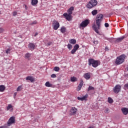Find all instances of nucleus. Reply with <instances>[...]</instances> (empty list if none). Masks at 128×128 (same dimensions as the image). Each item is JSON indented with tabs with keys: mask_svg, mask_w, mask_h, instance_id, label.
Returning <instances> with one entry per match:
<instances>
[{
	"mask_svg": "<svg viewBox=\"0 0 128 128\" xmlns=\"http://www.w3.org/2000/svg\"><path fill=\"white\" fill-rule=\"evenodd\" d=\"M52 26L54 30H56L58 28H60V22L57 20H54L52 22Z\"/></svg>",
	"mask_w": 128,
	"mask_h": 128,
	"instance_id": "nucleus-8",
	"label": "nucleus"
},
{
	"mask_svg": "<svg viewBox=\"0 0 128 128\" xmlns=\"http://www.w3.org/2000/svg\"><path fill=\"white\" fill-rule=\"evenodd\" d=\"M90 90H94V88L92 87V86H89L88 88V92H90Z\"/></svg>",
	"mask_w": 128,
	"mask_h": 128,
	"instance_id": "nucleus-28",
	"label": "nucleus"
},
{
	"mask_svg": "<svg viewBox=\"0 0 128 128\" xmlns=\"http://www.w3.org/2000/svg\"><path fill=\"white\" fill-rule=\"evenodd\" d=\"M70 112L72 114H76V112H78V109L75 107H72L70 110Z\"/></svg>",
	"mask_w": 128,
	"mask_h": 128,
	"instance_id": "nucleus-11",
	"label": "nucleus"
},
{
	"mask_svg": "<svg viewBox=\"0 0 128 128\" xmlns=\"http://www.w3.org/2000/svg\"><path fill=\"white\" fill-rule=\"evenodd\" d=\"M88 66H92L93 68H96L98 66V61L93 58H90L88 60Z\"/></svg>",
	"mask_w": 128,
	"mask_h": 128,
	"instance_id": "nucleus-4",
	"label": "nucleus"
},
{
	"mask_svg": "<svg viewBox=\"0 0 128 128\" xmlns=\"http://www.w3.org/2000/svg\"><path fill=\"white\" fill-rule=\"evenodd\" d=\"M0 14H2V12L0 11Z\"/></svg>",
	"mask_w": 128,
	"mask_h": 128,
	"instance_id": "nucleus-47",
	"label": "nucleus"
},
{
	"mask_svg": "<svg viewBox=\"0 0 128 128\" xmlns=\"http://www.w3.org/2000/svg\"><path fill=\"white\" fill-rule=\"evenodd\" d=\"M48 46H50V44L48 43Z\"/></svg>",
	"mask_w": 128,
	"mask_h": 128,
	"instance_id": "nucleus-48",
	"label": "nucleus"
},
{
	"mask_svg": "<svg viewBox=\"0 0 128 128\" xmlns=\"http://www.w3.org/2000/svg\"><path fill=\"white\" fill-rule=\"evenodd\" d=\"M104 26L106 28H108V26H110V24H108V23H105Z\"/></svg>",
	"mask_w": 128,
	"mask_h": 128,
	"instance_id": "nucleus-42",
	"label": "nucleus"
},
{
	"mask_svg": "<svg viewBox=\"0 0 128 128\" xmlns=\"http://www.w3.org/2000/svg\"><path fill=\"white\" fill-rule=\"evenodd\" d=\"M108 102L109 104H112V102H114V100H112V98L109 97L108 98Z\"/></svg>",
	"mask_w": 128,
	"mask_h": 128,
	"instance_id": "nucleus-29",
	"label": "nucleus"
},
{
	"mask_svg": "<svg viewBox=\"0 0 128 128\" xmlns=\"http://www.w3.org/2000/svg\"><path fill=\"white\" fill-rule=\"evenodd\" d=\"M54 70L55 72H58L60 70V67L58 66H56L54 68Z\"/></svg>",
	"mask_w": 128,
	"mask_h": 128,
	"instance_id": "nucleus-32",
	"label": "nucleus"
},
{
	"mask_svg": "<svg viewBox=\"0 0 128 128\" xmlns=\"http://www.w3.org/2000/svg\"><path fill=\"white\" fill-rule=\"evenodd\" d=\"M4 90H6V87L4 86V85L0 86V92H4Z\"/></svg>",
	"mask_w": 128,
	"mask_h": 128,
	"instance_id": "nucleus-22",
	"label": "nucleus"
},
{
	"mask_svg": "<svg viewBox=\"0 0 128 128\" xmlns=\"http://www.w3.org/2000/svg\"><path fill=\"white\" fill-rule=\"evenodd\" d=\"M98 4V1L96 0H90L86 5L88 8H92Z\"/></svg>",
	"mask_w": 128,
	"mask_h": 128,
	"instance_id": "nucleus-3",
	"label": "nucleus"
},
{
	"mask_svg": "<svg viewBox=\"0 0 128 128\" xmlns=\"http://www.w3.org/2000/svg\"><path fill=\"white\" fill-rule=\"evenodd\" d=\"M10 112H12L14 110V107L12 106V104H8V106L6 107V110H10Z\"/></svg>",
	"mask_w": 128,
	"mask_h": 128,
	"instance_id": "nucleus-18",
	"label": "nucleus"
},
{
	"mask_svg": "<svg viewBox=\"0 0 128 128\" xmlns=\"http://www.w3.org/2000/svg\"><path fill=\"white\" fill-rule=\"evenodd\" d=\"M70 44H76V39H71L69 40Z\"/></svg>",
	"mask_w": 128,
	"mask_h": 128,
	"instance_id": "nucleus-20",
	"label": "nucleus"
},
{
	"mask_svg": "<svg viewBox=\"0 0 128 128\" xmlns=\"http://www.w3.org/2000/svg\"><path fill=\"white\" fill-rule=\"evenodd\" d=\"M38 0H32L31 4L32 6H34L38 4Z\"/></svg>",
	"mask_w": 128,
	"mask_h": 128,
	"instance_id": "nucleus-21",
	"label": "nucleus"
},
{
	"mask_svg": "<svg viewBox=\"0 0 128 128\" xmlns=\"http://www.w3.org/2000/svg\"><path fill=\"white\" fill-rule=\"evenodd\" d=\"M0 128H8V126H6V125H4V126H0Z\"/></svg>",
	"mask_w": 128,
	"mask_h": 128,
	"instance_id": "nucleus-43",
	"label": "nucleus"
},
{
	"mask_svg": "<svg viewBox=\"0 0 128 128\" xmlns=\"http://www.w3.org/2000/svg\"><path fill=\"white\" fill-rule=\"evenodd\" d=\"M36 20H34L32 22L30 23V24L31 26H34V24H36Z\"/></svg>",
	"mask_w": 128,
	"mask_h": 128,
	"instance_id": "nucleus-38",
	"label": "nucleus"
},
{
	"mask_svg": "<svg viewBox=\"0 0 128 128\" xmlns=\"http://www.w3.org/2000/svg\"><path fill=\"white\" fill-rule=\"evenodd\" d=\"M70 80H71V82H76V78L71 77Z\"/></svg>",
	"mask_w": 128,
	"mask_h": 128,
	"instance_id": "nucleus-33",
	"label": "nucleus"
},
{
	"mask_svg": "<svg viewBox=\"0 0 128 128\" xmlns=\"http://www.w3.org/2000/svg\"><path fill=\"white\" fill-rule=\"evenodd\" d=\"M38 33H36V34L34 35V36H38Z\"/></svg>",
	"mask_w": 128,
	"mask_h": 128,
	"instance_id": "nucleus-45",
	"label": "nucleus"
},
{
	"mask_svg": "<svg viewBox=\"0 0 128 128\" xmlns=\"http://www.w3.org/2000/svg\"><path fill=\"white\" fill-rule=\"evenodd\" d=\"M63 16H64L65 18L68 22H70L72 20V16L70 14H68L65 12L63 14Z\"/></svg>",
	"mask_w": 128,
	"mask_h": 128,
	"instance_id": "nucleus-9",
	"label": "nucleus"
},
{
	"mask_svg": "<svg viewBox=\"0 0 128 128\" xmlns=\"http://www.w3.org/2000/svg\"><path fill=\"white\" fill-rule=\"evenodd\" d=\"M122 112L124 116H126L128 114V108H124L121 109Z\"/></svg>",
	"mask_w": 128,
	"mask_h": 128,
	"instance_id": "nucleus-12",
	"label": "nucleus"
},
{
	"mask_svg": "<svg viewBox=\"0 0 128 128\" xmlns=\"http://www.w3.org/2000/svg\"><path fill=\"white\" fill-rule=\"evenodd\" d=\"M66 28H64V26L60 28L61 32H62V34H64V32H66Z\"/></svg>",
	"mask_w": 128,
	"mask_h": 128,
	"instance_id": "nucleus-27",
	"label": "nucleus"
},
{
	"mask_svg": "<svg viewBox=\"0 0 128 128\" xmlns=\"http://www.w3.org/2000/svg\"><path fill=\"white\" fill-rule=\"evenodd\" d=\"M88 98V94H87L85 96H84L83 97H78L77 98L78 100H82L83 102V100H86V98Z\"/></svg>",
	"mask_w": 128,
	"mask_h": 128,
	"instance_id": "nucleus-10",
	"label": "nucleus"
},
{
	"mask_svg": "<svg viewBox=\"0 0 128 128\" xmlns=\"http://www.w3.org/2000/svg\"><path fill=\"white\" fill-rule=\"evenodd\" d=\"M28 48L30 50H34V48H36V45L34 44L30 43L28 44Z\"/></svg>",
	"mask_w": 128,
	"mask_h": 128,
	"instance_id": "nucleus-13",
	"label": "nucleus"
},
{
	"mask_svg": "<svg viewBox=\"0 0 128 128\" xmlns=\"http://www.w3.org/2000/svg\"><path fill=\"white\" fill-rule=\"evenodd\" d=\"M76 50H75L74 48H73L72 51H71V54H76Z\"/></svg>",
	"mask_w": 128,
	"mask_h": 128,
	"instance_id": "nucleus-35",
	"label": "nucleus"
},
{
	"mask_svg": "<svg viewBox=\"0 0 128 128\" xmlns=\"http://www.w3.org/2000/svg\"><path fill=\"white\" fill-rule=\"evenodd\" d=\"M96 24H94L92 26V28L94 30L95 32H96L98 34L99 36H102V34L98 30L100 28V22H102V18H104V15L102 14H98L96 16Z\"/></svg>",
	"mask_w": 128,
	"mask_h": 128,
	"instance_id": "nucleus-1",
	"label": "nucleus"
},
{
	"mask_svg": "<svg viewBox=\"0 0 128 128\" xmlns=\"http://www.w3.org/2000/svg\"><path fill=\"white\" fill-rule=\"evenodd\" d=\"M51 78H56V74H52L51 75Z\"/></svg>",
	"mask_w": 128,
	"mask_h": 128,
	"instance_id": "nucleus-39",
	"label": "nucleus"
},
{
	"mask_svg": "<svg viewBox=\"0 0 128 128\" xmlns=\"http://www.w3.org/2000/svg\"><path fill=\"white\" fill-rule=\"evenodd\" d=\"M82 86H84V81L82 80H81L78 86V90H82Z\"/></svg>",
	"mask_w": 128,
	"mask_h": 128,
	"instance_id": "nucleus-17",
	"label": "nucleus"
},
{
	"mask_svg": "<svg viewBox=\"0 0 128 128\" xmlns=\"http://www.w3.org/2000/svg\"><path fill=\"white\" fill-rule=\"evenodd\" d=\"M30 54L26 53L25 54V58H27V60H30Z\"/></svg>",
	"mask_w": 128,
	"mask_h": 128,
	"instance_id": "nucleus-26",
	"label": "nucleus"
},
{
	"mask_svg": "<svg viewBox=\"0 0 128 128\" xmlns=\"http://www.w3.org/2000/svg\"><path fill=\"white\" fill-rule=\"evenodd\" d=\"M16 96V93H14V96Z\"/></svg>",
	"mask_w": 128,
	"mask_h": 128,
	"instance_id": "nucleus-46",
	"label": "nucleus"
},
{
	"mask_svg": "<svg viewBox=\"0 0 128 128\" xmlns=\"http://www.w3.org/2000/svg\"><path fill=\"white\" fill-rule=\"evenodd\" d=\"M78 48H80V46L78 44H75V46H74V49L78 50Z\"/></svg>",
	"mask_w": 128,
	"mask_h": 128,
	"instance_id": "nucleus-25",
	"label": "nucleus"
},
{
	"mask_svg": "<svg viewBox=\"0 0 128 128\" xmlns=\"http://www.w3.org/2000/svg\"><path fill=\"white\" fill-rule=\"evenodd\" d=\"M4 28H0V34L4 32Z\"/></svg>",
	"mask_w": 128,
	"mask_h": 128,
	"instance_id": "nucleus-40",
	"label": "nucleus"
},
{
	"mask_svg": "<svg viewBox=\"0 0 128 128\" xmlns=\"http://www.w3.org/2000/svg\"><path fill=\"white\" fill-rule=\"evenodd\" d=\"M104 112L106 114H109L110 113V110L108 108H106L104 110Z\"/></svg>",
	"mask_w": 128,
	"mask_h": 128,
	"instance_id": "nucleus-34",
	"label": "nucleus"
},
{
	"mask_svg": "<svg viewBox=\"0 0 128 128\" xmlns=\"http://www.w3.org/2000/svg\"><path fill=\"white\" fill-rule=\"evenodd\" d=\"M124 88H128V84H124Z\"/></svg>",
	"mask_w": 128,
	"mask_h": 128,
	"instance_id": "nucleus-44",
	"label": "nucleus"
},
{
	"mask_svg": "<svg viewBox=\"0 0 128 128\" xmlns=\"http://www.w3.org/2000/svg\"><path fill=\"white\" fill-rule=\"evenodd\" d=\"M127 8H128V7H127Z\"/></svg>",
	"mask_w": 128,
	"mask_h": 128,
	"instance_id": "nucleus-49",
	"label": "nucleus"
},
{
	"mask_svg": "<svg viewBox=\"0 0 128 128\" xmlns=\"http://www.w3.org/2000/svg\"><path fill=\"white\" fill-rule=\"evenodd\" d=\"M122 90V86L120 84L116 85L113 88V92L114 94H118Z\"/></svg>",
	"mask_w": 128,
	"mask_h": 128,
	"instance_id": "nucleus-7",
	"label": "nucleus"
},
{
	"mask_svg": "<svg viewBox=\"0 0 128 128\" xmlns=\"http://www.w3.org/2000/svg\"><path fill=\"white\" fill-rule=\"evenodd\" d=\"M92 16H96L98 14V10H94L92 12Z\"/></svg>",
	"mask_w": 128,
	"mask_h": 128,
	"instance_id": "nucleus-23",
	"label": "nucleus"
},
{
	"mask_svg": "<svg viewBox=\"0 0 128 128\" xmlns=\"http://www.w3.org/2000/svg\"><path fill=\"white\" fill-rule=\"evenodd\" d=\"M16 124V118L12 116L8 120L7 126H12V124Z\"/></svg>",
	"mask_w": 128,
	"mask_h": 128,
	"instance_id": "nucleus-6",
	"label": "nucleus"
},
{
	"mask_svg": "<svg viewBox=\"0 0 128 128\" xmlns=\"http://www.w3.org/2000/svg\"><path fill=\"white\" fill-rule=\"evenodd\" d=\"M67 47L68 50H70L72 48V44H68Z\"/></svg>",
	"mask_w": 128,
	"mask_h": 128,
	"instance_id": "nucleus-31",
	"label": "nucleus"
},
{
	"mask_svg": "<svg viewBox=\"0 0 128 128\" xmlns=\"http://www.w3.org/2000/svg\"><path fill=\"white\" fill-rule=\"evenodd\" d=\"M93 44H98V40H94L93 41Z\"/></svg>",
	"mask_w": 128,
	"mask_h": 128,
	"instance_id": "nucleus-36",
	"label": "nucleus"
},
{
	"mask_svg": "<svg viewBox=\"0 0 128 128\" xmlns=\"http://www.w3.org/2000/svg\"><path fill=\"white\" fill-rule=\"evenodd\" d=\"M45 86H47L48 88H50L51 86H52V84H50V82H47L45 84Z\"/></svg>",
	"mask_w": 128,
	"mask_h": 128,
	"instance_id": "nucleus-24",
	"label": "nucleus"
},
{
	"mask_svg": "<svg viewBox=\"0 0 128 128\" xmlns=\"http://www.w3.org/2000/svg\"><path fill=\"white\" fill-rule=\"evenodd\" d=\"M84 76L86 80H90V73L87 72L84 74Z\"/></svg>",
	"mask_w": 128,
	"mask_h": 128,
	"instance_id": "nucleus-14",
	"label": "nucleus"
},
{
	"mask_svg": "<svg viewBox=\"0 0 128 128\" xmlns=\"http://www.w3.org/2000/svg\"><path fill=\"white\" fill-rule=\"evenodd\" d=\"M124 38H126V36H122V37H120V38H118L116 40L115 42H122V40Z\"/></svg>",
	"mask_w": 128,
	"mask_h": 128,
	"instance_id": "nucleus-19",
	"label": "nucleus"
},
{
	"mask_svg": "<svg viewBox=\"0 0 128 128\" xmlns=\"http://www.w3.org/2000/svg\"><path fill=\"white\" fill-rule=\"evenodd\" d=\"M10 50H12V49L8 48L6 50V54H10Z\"/></svg>",
	"mask_w": 128,
	"mask_h": 128,
	"instance_id": "nucleus-37",
	"label": "nucleus"
},
{
	"mask_svg": "<svg viewBox=\"0 0 128 128\" xmlns=\"http://www.w3.org/2000/svg\"><path fill=\"white\" fill-rule=\"evenodd\" d=\"M126 54H122L121 56L117 57L115 64H124V60H126Z\"/></svg>",
	"mask_w": 128,
	"mask_h": 128,
	"instance_id": "nucleus-2",
	"label": "nucleus"
},
{
	"mask_svg": "<svg viewBox=\"0 0 128 128\" xmlns=\"http://www.w3.org/2000/svg\"><path fill=\"white\" fill-rule=\"evenodd\" d=\"M21 90H22V86H20L18 87L16 89V92H20Z\"/></svg>",
	"mask_w": 128,
	"mask_h": 128,
	"instance_id": "nucleus-30",
	"label": "nucleus"
},
{
	"mask_svg": "<svg viewBox=\"0 0 128 128\" xmlns=\"http://www.w3.org/2000/svg\"><path fill=\"white\" fill-rule=\"evenodd\" d=\"M74 10V6H71L70 8L68 10V14H72V10Z\"/></svg>",
	"mask_w": 128,
	"mask_h": 128,
	"instance_id": "nucleus-16",
	"label": "nucleus"
},
{
	"mask_svg": "<svg viewBox=\"0 0 128 128\" xmlns=\"http://www.w3.org/2000/svg\"><path fill=\"white\" fill-rule=\"evenodd\" d=\"M90 21L88 19H86L82 21L79 25V28H86L88 26Z\"/></svg>",
	"mask_w": 128,
	"mask_h": 128,
	"instance_id": "nucleus-5",
	"label": "nucleus"
},
{
	"mask_svg": "<svg viewBox=\"0 0 128 128\" xmlns=\"http://www.w3.org/2000/svg\"><path fill=\"white\" fill-rule=\"evenodd\" d=\"M16 14H18V12H12V16H16Z\"/></svg>",
	"mask_w": 128,
	"mask_h": 128,
	"instance_id": "nucleus-41",
	"label": "nucleus"
},
{
	"mask_svg": "<svg viewBox=\"0 0 128 128\" xmlns=\"http://www.w3.org/2000/svg\"><path fill=\"white\" fill-rule=\"evenodd\" d=\"M26 80H30L31 82H34V78L32 76H28L26 78Z\"/></svg>",
	"mask_w": 128,
	"mask_h": 128,
	"instance_id": "nucleus-15",
	"label": "nucleus"
}]
</instances>
